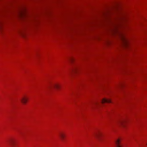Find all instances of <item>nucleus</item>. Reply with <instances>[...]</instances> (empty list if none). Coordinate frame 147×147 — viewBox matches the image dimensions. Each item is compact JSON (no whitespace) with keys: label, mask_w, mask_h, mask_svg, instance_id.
I'll list each match as a JSON object with an SVG mask.
<instances>
[{"label":"nucleus","mask_w":147,"mask_h":147,"mask_svg":"<svg viewBox=\"0 0 147 147\" xmlns=\"http://www.w3.org/2000/svg\"><path fill=\"white\" fill-rule=\"evenodd\" d=\"M100 134H96L95 135V136H96V137H99V136H100Z\"/></svg>","instance_id":"1a4fd4ad"},{"label":"nucleus","mask_w":147,"mask_h":147,"mask_svg":"<svg viewBox=\"0 0 147 147\" xmlns=\"http://www.w3.org/2000/svg\"><path fill=\"white\" fill-rule=\"evenodd\" d=\"M59 87H60V86L59 85L55 84H54L53 85H52V86H50V87H49V88H56L57 89H58V88H59Z\"/></svg>","instance_id":"0eeeda50"},{"label":"nucleus","mask_w":147,"mask_h":147,"mask_svg":"<svg viewBox=\"0 0 147 147\" xmlns=\"http://www.w3.org/2000/svg\"><path fill=\"white\" fill-rule=\"evenodd\" d=\"M77 69H75L74 70H73V71L74 72H76V71Z\"/></svg>","instance_id":"9d476101"},{"label":"nucleus","mask_w":147,"mask_h":147,"mask_svg":"<svg viewBox=\"0 0 147 147\" xmlns=\"http://www.w3.org/2000/svg\"><path fill=\"white\" fill-rule=\"evenodd\" d=\"M118 122H119V123L121 124H122L123 123V121L120 120Z\"/></svg>","instance_id":"6e6552de"},{"label":"nucleus","mask_w":147,"mask_h":147,"mask_svg":"<svg viewBox=\"0 0 147 147\" xmlns=\"http://www.w3.org/2000/svg\"><path fill=\"white\" fill-rule=\"evenodd\" d=\"M7 143L8 145L10 146L11 147H13L15 144V141L13 139H10L8 140Z\"/></svg>","instance_id":"f03ea898"},{"label":"nucleus","mask_w":147,"mask_h":147,"mask_svg":"<svg viewBox=\"0 0 147 147\" xmlns=\"http://www.w3.org/2000/svg\"><path fill=\"white\" fill-rule=\"evenodd\" d=\"M20 134L21 135H22V136H23L24 135V134H23V133H21L20 132Z\"/></svg>","instance_id":"9b49d317"},{"label":"nucleus","mask_w":147,"mask_h":147,"mask_svg":"<svg viewBox=\"0 0 147 147\" xmlns=\"http://www.w3.org/2000/svg\"><path fill=\"white\" fill-rule=\"evenodd\" d=\"M59 136L62 140H64L65 137V134L63 132H60L59 134Z\"/></svg>","instance_id":"7ed1b4c3"},{"label":"nucleus","mask_w":147,"mask_h":147,"mask_svg":"<svg viewBox=\"0 0 147 147\" xmlns=\"http://www.w3.org/2000/svg\"><path fill=\"white\" fill-rule=\"evenodd\" d=\"M115 144L116 147H122L120 144V140L118 139L115 141Z\"/></svg>","instance_id":"423d86ee"},{"label":"nucleus","mask_w":147,"mask_h":147,"mask_svg":"<svg viewBox=\"0 0 147 147\" xmlns=\"http://www.w3.org/2000/svg\"><path fill=\"white\" fill-rule=\"evenodd\" d=\"M101 102L102 103L105 102L111 103V101L110 99H106V98H103L101 101Z\"/></svg>","instance_id":"20e7f679"},{"label":"nucleus","mask_w":147,"mask_h":147,"mask_svg":"<svg viewBox=\"0 0 147 147\" xmlns=\"http://www.w3.org/2000/svg\"><path fill=\"white\" fill-rule=\"evenodd\" d=\"M20 100L21 102L23 104H26L28 98L25 97H24Z\"/></svg>","instance_id":"39448f33"},{"label":"nucleus","mask_w":147,"mask_h":147,"mask_svg":"<svg viewBox=\"0 0 147 147\" xmlns=\"http://www.w3.org/2000/svg\"><path fill=\"white\" fill-rule=\"evenodd\" d=\"M121 38L123 42V44L125 46H127L128 45L127 41L126 38L123 34L121 35Z\"/></svg>","instance_id":"f257e3e1"}]
</instances>
